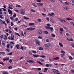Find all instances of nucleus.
Here are the masks:
<instances>
[{"label":"nucleus","instance_id":"nucleus-47","mask_svg":"<svg viewBox=\"0 0 74 74\" xmlns=\"http://www.w3.org/2000/svg\"><path fill=\"white\" fill-rule=\"evenodd\" d=\"M66 19H67V20H68V21H71V20H72V19L68 18H66Z\"/></svg>","mask_w":74,"mask_h":74},{"label":"nucleus","instance_id":"nucleus-26","mask_svg":"<svg viewBox=\"0 0 74 74\" xmlns=\"http://www.w3.org/2000/svg\"><path fill=\"white\" fill-rule=\"evenodd\" d=\"M12 52L9 53V54H8L7 55H10V56H11L12 55Z\"/></svg>","mask_w":74,"mask_h":74},{"label":"nucleus","instance_id":"nucleus-16","mask_svg":"<svg viewBox=\"0 0 74 74\" xmlns=\"http://www.w3.org/2000/svg\"><path fill=\"white\" fill-rule=\"evenodd\" d=\"M59 59V58L58 57H57L55 58H53V60H58V59Z\"/></svg>","mask_w":74,"mask_h":74},{"label":"nucleus","instance_id":"nucleus-5","mask_svg":"<svg viewBox=\"0 0 74 74\" xmlns=\"http://www.w3.org/2000/svg\"><path fill=\"white\" fill-rule=\"evenodd\" d=\"M35 40L36 41V44H38V45H39L40 43V41H39L37 39H35Z\"/></svg>","mask_w":74,"mask_h":74},{"label":"nucleus","instance_id":"nucleus-60","mask_svg":"<svg viewBox=\"0 0 74 74\" xmlns=\"http://www.w3.org/2000/svg\"><path fill=\"white\" fill-rule=\"evenodd\" d=\"M16 7H21V6H20V5H17L16 6Z\"/></svg>","mask_w":74,"mask_h":74},{"label":"nucleus","instance_id":"nucleus-53","mask_svg":"<svg viewBox=\"0 0 74 74\" xmlns=\"http://www.w3.org/2000/svg\"><path fill=\"white\" fill-rule=\"evenodd\" d=\"M15 21H18V18H15Z\"/></svg>","mask_w":74,"mask_h":74},{"label":"nucleus","instance_id":"nucleus-37","mask_svg":"<svg viewBox=\"0 0 74 74\" xmlns=\"http://www.w3.org/2000/svg\"><path fill=\"white\" fill-rule=\"evenodd\" d=\"M44 33H45V34H48V33H49L48 32L46 31H44Z\"/></svg>","mask_w":74,"mask_h":74},{"label":"nucleus","instance_id":"nucleus-34","mask_svg":"<svg viewBox=\"0 0 74 74\" xmlns=\"http://www.w3.org/2000/svg\"><path fill=\"white\" fill-rule=\"evenodd\" d=\"M32 5H33V6H34V7H37V5H35V3H33L32 4Z\"/></svg>","mask_w":74,"mask_h":74},{"label":"nucleus","instance_id":"nucleus-1","mask_svg":"<svg viewBox=\"0 0 74 74\" xmlns=\"http://www.w3.org/2000/svg\"><path fill=\"white\" fill-rule=\"evenodd\" d=\"M46 28V29H50L51 31V32H53V28L52 27H47V26H45Z\"/></svg>","mask_w":74,"mask_h":74},{"label":"nucleus","instance_id":"nucleus-45","mask_svg":"<svg viewBox=\"0 0 74 74\" xmlns=\"http://www.w3.org/2000/svg\"><path fill=\"white\" fill-rule=\"evenodd\" d=\"M10 25H11V26H13L14 25V23H12V22H11Z\"/></svg>","mask_w":74,"mask_h":74},{"label":"nucleus","instance_id":"nucleus-42","mask_svg":"<svg viewBox=\"0 0 74 74\" xmlns=\"http://www.w3.org/2000/svg\"><path fill=\"white\" fill-rule=\"evenodd\" d=\"M12 67L11 66H10L8 67L9 69H12Z\"/></svg>","mask_w":74,"mask_h":74},{"label":"nucleus","instance_id":"nucleus-46","mask_svg":"<svg viewBox=\"0 0 74 74\" xmlns=\"http://www.w3.org/2000/svg\"><path fill=\"white\" fill-rule=\"evenodd\" d=\"M16 14L14 13V15H13V17H16Z\"/></svg>","mask_w":74,"mask_h":74},{"label":"nucleus","instance_id":"nucleus-19","mask_svg":"<svg viewBox=\"0 0 74 74\" xmlns=\"http://www.w3.org/2000/svg\"><path fill=\"white\" fill-rule=\"evenodd\" d=\"M3 39H4V40H7V37L6 35H4V36Z\"/></svg>","mask_w":74,"mask_h":74},{"label":"nucleus","instance_id":"nucleus-59","mask_svg":"<svg viewBox=\"0 0 74 74\" xmlns=\"http://www.w3.org/2000/svg\"><path fill=\"white\" fill-rule=\"evenodd\" d=\"M71 3L72 5H74V0L72 1V2Z\"/></svg>","mask_w":74,"mask_h":74},{"label":"nucleus","instance_id":"nucleus-23","mask_svg":"<svg viewBox=\"0 0 74 74\" xmlns=\"http://www.w3.org/2000/svg\"><path fill=\"white\" fill-rule=\"evenodd\" d=\"M69 59H70V60H73V58H72V57H71V56H69Z\"/></svg>","mask_w":74,"mask_h":74},{"label":"nucleus","instance_id":"nucleus-48","mask_svg":"<svg viewBox=\"0 0 74 74\" xmlns=\"http://www.w3.org/2000/svg\"><path fill=\"white\" fill-rule=\"evenodd\" d=\"M10 46H11V48H12L13 47L12 46H11V42H10Z\"/></svg>","mask_w":74,"mask_h":74},{"label":"nucleus","instance_id":"nucleus-32","mask_svg":"<svg viewBox=\"0 0 74 74\" xmlns=\"http://www.w3.org/2000/svg\"><path fill=\"white\" fill-rule=\"evenodd\" d=\"M61 53H63V54H64V53H65V52L64 51H61Z\"/></svg>","mask_w":74,"mask_h":74},{"label":"nucleus","instance_id":"nucleus-27","mask_svg":"<svg viewBox=\"0 0 74 74\" xmlns=\"http://www.w3.org/2000/svg\"><path fill=\"white\" fill-rule=\"evenodd\" d=\"M38 63H39L40 64H41V65H43V64L40 61H37Z\"/></svg>","mask_w":74,"mask_h":74},{"label":"nucleus","instance_id":"nucleus-8","mask_svg":"<svg viewBox=\"0 0 74 74\" xmlns=\"http://www.w3.org/2000/svg\"><path fill=\"white\" fill-rule=\"evenodd\" d=\"M58 19L60 21V22H64L65 23H66V22L65 20H62V19H61V18H58Z\"/></svg>","mask_w":74,"mask_h":74},{"label":"nucleus","instance_id":"nucleus-13","mask_svg":"<svg viewBox=\"0 0 74 74\" xmlns=\"http://www.w3.org/2000/svg\"><path fill=\"white\" fill-rule=\"evenodd\" d=\"M1 23H3V24H4V25H5V26H7V24L5 23V22L4 21H3L2 22H1Z\"/></svg>","mask_w":74,"mask_h":74},{"label":"nucleus","instance_id":"nucleus-33","mask_svg":"<svg viewBox=\"0 0 74 74\" xmlns=\"http://www.w3.org/2000/svg\"><path fill=\"white\" fill-rule=\"evenodd\" d=\"M39 49L40 51H42V50H43V48H42V47H40L39 48Z\"/></svg>","mask_w":74,"mask_h":74},{"label":"nucleus","instance_id":"nucleus-38","mask_svg":"<svg viewBox=\"0 0 74 74\" xmlns=\"http://www.w3.org/2000/svg\"><path fill=\"white\" fill-rule=\"evenodd\" d=\"M8 8H9V9H10L11 10H12L13 9V8L10 6L8 7Z\"/></svg>","mask_w":74,"mask_h":74},{"label":"nucleus","instance_id":"nucleus-22","mask_svg":"<svg viewBox=\"0 0 74 74\" xmlns=\"http://www.w3.org/2000/svg\"><path fill=\"white\" fill-rule=\"evenodd\" d=\"M64 4L66 5H69V4H70V3H69L68 1H66L65 2Z\"/></svg>","mask_w":74,"mask_h":74},{"label":"nucleus","instance_id":"nucleus-12","mask_svg":"<svg viewBox=\"0 0 74 74\" xmlns=\"http://www.w3.org/2000/svg\"><path fill=\"white\" fill-rule=\"evenodd\" d=\"M38 34H42V30H40L38 31Z\"/></svg>","mask_w":74,"mask_h":74},{"label":"nucleus","instance_id":"nucleus-25","mask_svg":"<svg viewBox=\"0 0 74 74\" xmlns=\"http://www.w3.org/2000/svg\"><path fill=\"white\" fill-rule=\"evenodd\" d=\"M60 56H61V57H63V56H65V54H60Z\"/></svg>","mask_w":74,"mask_h":74},{"label":"nucleus","instance_id":"nucleus-56","mask_svg":"<svg viewBox=\"0 0 74 74\" xmlns=\"http://www.w3.org/2000/svg\"><path fill=\"white\" fill-rule=\"evenodd\" d=\"M0 64H2V65H4V63L3 62H0Z\"/></svg>","mask_w":74,"mask_h":74},{"label":"nucleus","instance_id":"nucleus-24","mask_svg":"<svg viewBox=\"0 0 74 74\" xmlns=\"http://www.w3.org/2000/svg\"><path fill=\"white\" fill-rule=\"evenodd\" d=\"M0 54H1V55H5V52H0Z\"/></svg>","mask_w":74,"mask_h":74},{"label":"nucleus","instance_id":"nucleus-18","mask_svg":"<svg viewBox=\"0 0 74 74\" xmlns=\"http://www.w3.org/2000/svg\"><path fill=\"white\" fill-rule=\"evenodd\" d=\"M48 69H49L47 68H45L44 71V73H46V72L48 70Z\"/></svg>","mask_w":74,"mask_h":74},{"label":"nucleus","instance_id":"nucleus-3","mask_svg":"<svg viewBox=\"0 0 74 74\" xmlns=\"http://www.w3.org/2000/svg\"><path fill=\"white\" fill-rule=\"evenodd\" d=\"M35 29V28H27V30H29L30 31H31L32 30H34Z\"/></svg>","mask_w":74,"mask_h":74},{"label":"nucleus","instance_id":"nucleus-64","mask_svg":"<svg viewBox=\"0 0 74 74\" xmlns=\"http://www.w3.org/2000/svg\"><path fill=\"white\" fill-rule=\"evenodd\" d=\"M71 71H72V73H74V70L72 69L71 70Z\"/></svg>","mask_w":74,"mask_h":74},{"label":"nucleus","instance_id":"nucleus-17","mask_svg":"<svg viewBox=\"0 0 74 74\" xmlns=\"http://www.w3.org/2000/svg\"><path fill=\"white\" fill-rule=\"evenodd\" d=\"M34 23H29V26H34Z\"/></svg>","mask_w":74,"mask_h":74},{"label":"nucleus","instance_id":"nucleus-2","mask_svg":"<svg viewBox=\"0 0 74 74\" xmlns=\"http://www.w3.org/2000/svg\"><path fill=\"white\" fill-rule=\"evenodd\" d=\"M45 47H48V48H49L50 47H51V45L49 43L45 44Z\"/></svg>","mask_w":74,"mask_h":74},{"label":"nucleus","instance_id":"nucleus-61","mask_svg":"<svg viewBox=\"0 0 74 74\" xmlns=\"http://www.w3.org/2000/svg\"><path fill=\"white\" fill-rule=\"evenodd\" d=\"M21 49H22V50H23L24 49H23V48L22 47H21Z\"/></svg>","mask_w":74,"mask_h":74},{"label":"nucleus","instance_id":"nucleus-52","mask_svg":"<svg viewBox=\"0 0 74 74\" xmlns=\"http://www.w3.org/2000/svg\"><path fill=\"white\" fill-rule=\"evenodd\" d=\"M2 45H3V46H5V43H4L3 41H2Z\"/></svg>","mask_w":74,"mask_h":74},{"label":"nucleus","instance_id":"nucleus-40","mask_svg":"<svg viewBox=\"0 0 74 74\" xmlns=\"http://www.w3.org/2000/svg\"><path fill=\"white\" fill-rule=\"evenodd\" d=\"M51 36L53 37H55V35H54L53 34H51Z\"/></svg>","mask_w":74,"mask_h":74},{"label":"nucleus","instance_id":"nucleus-6","mask_svg":"<svg viewBox=\"0 0 74 74\" xmlns=\"http://www.w3.org/2000/svg\"><path fill=\"white\" fill-rule=\"evenodd\" d=\"M27 62L28 63H34V61H33V60H27Z\"/></svg>","mask_w":74,"mask_h":74},{"label":"nucleus","instance_id":"nucleus-14","mask_svg":"<svg viewBox=\"0 0 74 74\" xmlns=\"http://www.w3.org/2000/svg\"><path fill=\"white\" fill-rule=\"evenodd\" d=\"M33 56H34L35 58H38V57H39V55H38L33 54Z\"/></svg>","mask_w":74,"mask_h":74},{"label":"nucleus","instance_id":"nucleus-36","mask_svg":"<svg viewBox=\"0 0 74 74\" xmlns=\"http://www.w3.org/2000/svg\"><path fill=\"white\" fill-rule=\"evenodd\" d=\"M40 58H45V56H40Z\"/></svg>","mask_w":74,"mask_h":74},{"label":"nucleus","instance_id":"nucleus-20","mask_svg":"<svg viewBox=\"0 0 74 74\" xmlns=\"http://www.w3.org/2000/svg\"><path fill=\"white\" fill-rule=\"evenodd\" d=\"M16 48L17 49H19V45H16Z\"/></svg>","mask_w":74,"mask_h":74},{"label":"nucleus","instance_id":"nucleus-55","mask_svg":"<svg viewBox=\"0 0 74 74\" xmlns=\"http://www.w3.org/2000/svg\"><path fill=\"white\" fill-rule=\"evenodd\" d=\"M0 18H1V19H3V16H2V15H0Z\"/></svg>","mask_w":74,"mask_h":74},{"label":"nucleus","instance_id":"nucleus-43","mask_svg":"<svg viewBox=\"0 0 74 74\" xmlns=\"http://www.w3.org/2000/svg\"><path fill=\"white\" fill-rule=\"evenodd\" d=\"M37 20L38 22H41V20L40 19H38Z\"/></svg>","mask_w":74,"mask_h":74},{"label":"nucleus","instance_id":"nucleus-50","mask_svg":"<svg viewBox=\"0 0 74 74\" xmlns=\"http://www.w3.org/2000/svg\"><path fill=\"white\" fill-rule=\"evenodd\" d=\"M46 41L47 42H49V39H47L46 40Z\"/></svg>","mask_w":74,"mask_h":74},{"label":"nucleus","instance_id":"nucleus-7","mask_svg":"<svg viewBox=\"0 0 74 74\" xmlns=\"http://www.w3.org/2000/svg\"><path fill=\"white\" fill-rule=\"evenodd\" d=\"M8 12L9 14L10 15H12V11L10 9H8Z\"/></svg>","mask_w":74,"mask_h":74},{"label":"nucleus","instance_id":"nucleus-31","mask_svg":"<svg viewBox=\"0 0 74 74\" xmlns=\"http://www.w3.org/2000/svg\"><path fill=\"white\" fill-rule=\"evenodd\" d=\"M60 30L61 32H63V28H60Z\"/></svg>","mask_w":74,"mask_h":74},{"label":"nucleus","instance_id":"nucleus-41","mask_svg":"<svg viewBox=\"0 0 74 74\" xmlns=\"http://www.w3.org/2000/svg\"><path fill=\"white\" fill-rule=\"evenodd\" d=\"M10 19H12V20L14 19V17H13V16H11L10 17Z\"/></svg>","mask_w":74,"mask_h":74},{"label":"nucleus","instance_id":"nucleus-15","mask_svg":"<svg viewBox=\"0 0 74 74\" xmlns=\"http://www.w3.org/2000/svg\"><path fill=\"white\" fill-rule=\"evenodd\" d=\"M64 8L65 10H69V9H68V8H67V7L66 6H65L64 7Z\"/></svg>","mask_w":74,"mask_h":74},{"label":"nucleus","instance_id":"nucleus-44","mask_svg":"<svg viewBox=\"0 0 74 74\" xmlns=\"http://www.w3.org/2000/svg\"><path fill=\"white\" fill-rule=\"evenodd\" d=\"M16 35L18 36L19 37H20V35H19V33H16Z\"/></svg>","mask_w":74,"mask_h":74},{"label":"nucleus","instance_id":"nucleus-9","mask_svg":"<svg viewBox=\"0 0 74 74\" xmlns=\"http://www.w3.org/2000/svg\"><path fill=\"white\" fill-rule=\"evenodd\" d=\"M37 4L38 5H39V6H42V5H43V4L41 3H37Z\"/></svg>","mask_w":74,"mask_h":74},{"label":"nucleus","instance_id":"nucleus-28","mask_svg":"<svg viewBox=\"0 0 74 74\" xmlns=\"http://www.w3.org/2000/svg\"><path fill=\"white\" fill-rule=\"evenodd\" d=\"M32 52L34 53H37V51H36L33 50L32 51Z\"/></svg>","mask_w":74,"mask_h":74},{"label":"nucleus","instance_id":"nucleus-29","mask_svg":"<svg viewBox=\"0 0 74 74\" xmlns=\"http://www.w3.org/2000/svg\"><path fill=\"white\" fill-rule=\"evenodd\" d=\"M40 61L42 62H44V60L40 59Z\"/></svg>","mask_w":74,"mask_h":74},{"label":"nucleus","instance_id":"nucleus-51","mask_svg":"<svg viewBox=\"0 0 74 74\" xmlns=\"http://www.w3.org/2000/svg\"><path fill=\"white\" fill-rule=\"evenodd\" d=\"M38 38H40V39H42V37L41 36H39L38 37Z\"/></svg>","mask_w":74,"mask_h":74},{"label":"nucleus","instance_id":"nucleus-21","mask_svg":"<svg viewBox=\"0 0 74 74\" xmlns=\"http://www.w3.org/2000/svg\"><path fill=\"white\" fill-rule=\"evenodd\" d=\"M59 45L61 47H63V44H62V43L60 42V43H59Z\"/></svg>","mask_w":74,"mask_h":74},{"label":"nucleus","instance_id":"nucleus-11","mask_svg":"<svg viewBox=\"0 0 74 74\" xmlns=\"http://www.w3.org/2000/svg\"><path fill=\"white\" fill-rule=\"evenodd\" d=\"M21 14H22V15H25V12L23 11V9L21 10Z\"/></svg>","mask_w":74,"mask_h":74},{"label":"nucleus","instance_id":"nucleus-58","mask_svg":"<svg viewBox=\"0 0 74 74\" xmlns=\"http://www.w3.org/2000/svg\"><path fill=\"white\" fill-rule=\"evenodd\" d=\"M41 70V68H38L37 69V70H38L39 71H40Z\"/></svg>","mask_w":74,"mask_h":74},{"label":"nucleus","instance_id":"nucleus-54","mask_svg":"<svg viewBox=\"0 0 74 74\" xmlns=\"http://www.w3.org/2000/svg\"><path fill=\"white\" fill-rule=\"evenodd\" d=\"M14 30H16V31H17V30H18V27H16L14 28Z\"/></svg>","mask_w":74,"mask_h":74},{"label":"nucleus","instance_id":"nucleus-62","mask_svg":"<svg viewBox=\"0 0 74 74\" xmlns=\"http://www.w3.org/2000/svg\"><path fill=\"white\" fill-rule=\"evenodd\" d=\"M46 66L47 67H49V64H46Z\"/></svg>","mask_w":74,"mask_h":74},{"label":"nucleus","instance_id":"nucleus-49","mask_svg":"<svg viewBox=\"0 0 74 74\" xmlns=\"http://www.w3.org/2000/svg\"><path fill=\"white\" fill-rule=\"evenodd\" d=\"M47 26L48 27H49V26H51V24H47Z\"/></svg>","mask_w":74,"mask_h":74},{"label":"nucleus","instance_id":"nucleus-35","mask_svg":"<svg viewBox=\"0 0 74 74\" xmlns=\"http://www.w3.org/2000/svg\"><path fill=\"white\" fill-rule=\"evenodd\" d=\"M24 18L25 19H29V18L25 17V16L24 17Z\"/></svg>","mask_w":74,"mask_h":74},{"label":"nucleus","instance_id":"nucleus-4","mask_svg":"<svg viewBox=\"0 0 74 74\" xmlns=\"http://www.w3.org/2000/svg\"><path fill=\"white\" fill-rule=\"evenodd\" d=\"M52 70L53 71V73H55L56 74L58 72V70L55 69H53Z\"/></svg>","mask_w":74,"mask_h":74},{"label":"nucleus","instance_id":"nucleus-63","mask_svg":"<svg viewBox=\"0 0 74 74\" xmlns=\"http://www.w3.org/2000/svg\"><path fill=\"white\" fill-rule=\"evenodd\" d=\"M71 55H72V56H74V53H72L71 54Z\"/></svg>","mask_w":74,"mask_h":74},{"label":"nucleus","instance_id":"nucleus-30","mask_svg":"<svg viewBox=\"0 0 74 74\" xmlns=\"http://www.w3.org/2000/svg\"><path fill=\"white\" fill-rule=\"evenodd\" d=\"M3 74H8V72H4Z\"/></svg>","mask_w":74,"mask_h":74},{"label":"nucleus","instance_id":"nucleus-57","mask_svg":"<svg viewBox=\"0 0 74 74\" xmlns=\"http://www.w3.org/2000/svg\"><path fill=\"white\" fill-rule=\"evenodd\" d=\"M31 11H32V12H35V10H34L33 9H31Z\"/></svg>","mask_w":74,"mask_h":74},{"label":"nucleus","instance_id":"nucleus-10","mask_svg":"<svg viewBox=\"0 0 74 74\" xmlns=\"http://www.w3.org/2000/svg\"><path fill=\"white\" fill-rule=\"evenodd\" d=\"M14 36L12 35H11V36L10 37V40H14Z\"/></svg>","mask_w":74,"mask_h":74},{"label":"nucleus","instance_id":"nucleus-39","mask_svg":"<svg viewBox=\"0 0 74 74\" xmlns=\"http://www.w3.org/2000/svg\"><path fill=\"white\" fill-rule=\"evenodd\" d=\"M9 62L10 63H12V60L10 59L9 60Z\"/></svg>","mask_w":74,"mask_h":74}]
</instances>
